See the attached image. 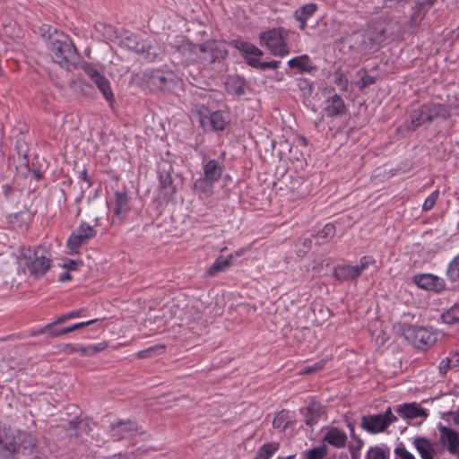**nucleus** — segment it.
Listing matches in <instances>:
<instances>
[{
	"instance_id": "dca6fc26",
	"label": "nucleus",
	"mask_w": 459,
	"mask_h": 459,
	"mask_svg": "<svg viewBox=\"0 0 459 459\" xmlns=\"http://www.w3.org/2000/svg\"><path fill=\"white\" fill-rule=\"evenodd\" d=\"M407 338L411 339L418 348L429 345L434 341L432 333L424 327H410L407 330Z\"/></svg>"
},
{
	"instance_id": "bf43d9fd",
	"label": "nucleus",
	"mask_w": 459,
	"mask_h": 459,
	"mask_svg": "<svg viewBox=\"0 0 459 459\" xmlns=\"http://www.w3.org/2000/svg\"><path fill=\"white\" fill-rule=\"evenodd\" d=\"M64 267L69 270H74L77 267V263L74 260H70L67 264H64Z\"/></svg>"
},
{
	"instance_id": "4468645a",
	"label": "nucleus",
	"mask_w": 459,
	"mask_h": 459,
	"mask_svg": "<svg viewBox=\"0 0 459 459\" xmlns=\"http://www.w3.org/2000/svg\"><path fill=\"white\" fill-rule=\"evenodd\" d=\"M413 283L419 288L439 292L445 288V283L439 277L431 273L416 274L412 278Z\"/></svg>"
},
{
	"instance_id": "f8f14e48",
	"label": "nucleus",
	"mask_w": 459,
	"mask_h": 459,
	"mask_svg": "<svg viewBox=\"0 0 459 459\" xmlns=\"http://www.w3.org/2000/svg\"><path fill=\"white\" fill-rule=\"evenodd\" d=\"M96 235L94 228L85 222L81 223L79 228L74 231L67 240V247L72 253H78L79 247Z\"/></svg>"
},
{
	"instance_id": "69168bd1",
	"label": "nucleus",
	"mask_w": 459,
	"mask_h": 459,
	"mask_svg": "<svg viewBox=\"0 0 459 459\" xmlns=\"http://www.w3.org/2000/svg\"><path fill=\"white\" fill-rule=\"evenodd\" d=\"M81 178L82 180H84L85 182H87L89 184V186L91 185L90 183V178L88 177V174H87V171L86 170H83L82 173H81Z\"/></svg>"
},
{
	"instance_id": "7ed1b4c3",
	"label": "nucleus",
	"mask_w": 459,
	"mask_h": 459,
	"mask_svg": "<svg viewBox=\"0 0 459 459\" xmlns=\"http://www.w3.org/2000/svg\"><path fill=\"white\" fill-rule=\"evenodd\" d=\"M21 265L26 266L30 273L36 278L45 274L50 268V258L48 252L41 247L33 250L30 248H23L19 257Z\"/></svg>"
},
{
	"instance_id": "680f3d73",
	"label": "nucleus",
	"mask_w": 459,
	"mask_h": 459,
	"mask_svg": "<svg viewBox=\"0 0 459 459\" xmlns=\"http://www.w3.org/2000/svg\"><path fill=\"white\" fill-rule=\"evenodd\" d=\"M375 82L374 78L371 76H366L362 79V84L363 86L369 85Z\"/></svg>"
},
{
	"instance_id": "a19ab883",
	"label": "nucleus",
	"mask_w": 459,
	"mask_h": 459,
	"mask_svg": "<svg viewBox=\"0 0 459 459\" xmlns=\"http://www.w3.org/2000/svg\"><path fill=\"white\" fill-rule=\"evenodd\" d=\"M446 274L452 281L459 279V255L449 263Z\"/></svg>"
},
{
	"instance_id": "9b49d317",
	"label": "nucleus",
	"mask_w": 459,
	"mask_h": 459,
	"mask_svg": "<svg viewBox=\"0 0 459 459\" xmlns=\"http://www.w3.org/2000/svg\"><path fill=\"white\" fill-rule=\"evenodd\" d=\"M173 172L172 165L167 161L163 160L160 163L159 166V179H160V193L162 198L165 201H169L175 192L176 187L173 185V180L171 174Z\"/></svg>"
},
{
	"instance_id": "37998d69",
	"label": "nucleus",
	"mask_w": 459,
	"mask_h": 459,
	"mask_svg": "<svg viewBox=\"0 0 459 459\" xmlns=\"http://www.w3.org/2000/svg\"><path fill=\"white\" fill-rule=\"evenodd\" d=\"M212 184V181L208 180L205 177H203L196 179L194 184V187L195 190H198L202 193H207L211 190Z\"/></svg>"
},
{
	"instance_id": "9d476101",
	"label": "nucleus",
	"mask_w": 459,
	"mask_h": 459,
	"mask_svg": "<svg viewBox=\"0 0 459 459\" xmlns=\"http://www.w3.org/2000/svg\"><path fill=\"white\" fill-rule=\"evenodd\" d=\"M375 260L371 256L365 255L361 257L359 264L354 266L349 264L338 265L334 268L333 274L336 279L342 281H352L357 279L361 273L374 264Z\"/></svg>"
},
{
	"instance_id": "de8ad7c7",
	"label": "nucleus",
	"mask_w": 459,
	"mask_h": 459,
	"mask_svg": "<svg viewBox=\"0 0 459 459\" xmlns=\"http://www.w3.org/2000/svg\"><path fill=\"white\" fill-rule=\"evenodd\" d=\"M438 195H439V192L438 190H436L434 192L431 193V195L425 200L424 204H423V210L424 211H429L433 208V206L435 205L437 198H438Z\"/></svg>"
},
{
	"instance_id": "423d86ee",
	"label": "nucleus",
	"mask_w": 459,
	"mask_h": 459,
	"mask_svg": "<svg viewBox=\"0 0 459 459\" xmlns=\"http://www.w3.org/2000/svg\"><path fill=\"white\" fill-rule=\"evenodd\" d=\"M450 116L449 108L441 104L428 103L420 107L419 111L411 115V123L408 128L415 130L419 126L434 119H446Z\"/></svg>"
},
{
	"instance_id": "20e7f679",
	"label": "nucleus",
	"mask_w": 459,
	"mask_h": 459,
	"mask_svg": "<svg viewBox=\"0 0 459 459\" xmlns=\"http://www.w3.org/2000/svg\"><path fill=\"white\" fill-rule=\"evenodd\" d=\"M147 84L152 91L178 94L182 91L183 81L171 71L154 70L148 75Z\"/></svg>"
},
{
	"instance_id": "8fccbe9b",
	"label": "nucleus",
	"mask_w": 459,
	"mask_h": 459,
	"mask_svg": "<svg viewBox=\"0 0 459 459\" xmlns=\"http://www.w3.org/2000/svg\"><path fill=\"white\" fill-rule=\"evenodd\" d=\"M394 453L400 459H415L414 455L411 454L403 446L396 447Z\"/></svg>"
},
{
	"instance_id": "b1692460",
	"label": "nucleus",
	"mask_w": 459,
	"mask_h": 459,
	"mask_svg": "<svg viewBox=\"0 0 459 459\" xmlns=\"http://www.w3.org/2000/svg\"><path fill=\"white\" fill-rule=\"evenodd\" d=\"M324 413L323 406L316 400L312 399L307 408V414L305 415L306 425L312 427Z\"/></svg>"
},
{
	"instance_id": "412c9836",
	"label": "nucleus",
	"mask_w": 459,
	"mask_h": 459,
	"mask_svg": "<svg viewBox=\"0 0 459 459\" xmlns=\"http://www.w3.org/2000/svg\"><path fill=\"white\" fill-rule=\"evenodd\" d=\"M136 429V423L130 420H119L110 424L111 435L117 439L121 438L125 433L135 431Z\"/></svg>"
},
{
	"instance_id": "5701e85b",
	"label": "nucleus",
	"mask_w": 459,
	"mask_h": 459,
	"mask_svg": "<svg viewBox=\"0 0 459 459\" xmlns=\"http://www.w3.org/2000/svg\"><path fill=\"white\" fill-rule=\"evenodd\" d=\"M397 413L404 419H416L420 417H427V412L424 409L418 406L416 403H404L396 408Z\"/></svg>"
},
{
	"instance_id": "a211bd4d",
	"label": "nucleus",
	"mask_w": 459,
	"mask_h": 459,
	"mask_svg": "<svg viewBox=\"0 0 459 459\" xmlns=\"http://www.w3.org/2000/svg\"><path fill=\"white\" fill-rule=\"evenodd\" d=\"M347 435L343 430L332 427L325 434L323 440L336 448H342L347 443Z\"/></svg>"
},
{
	"instance_id": "603ef678",
	"label": "nucleus",
	"mask_w": 459,
	"mask_h": 459,
	"mask_svg": "<svg viewBox=\"0 0 459 459\" xmlns=\"http://www.w3.org/2000/svg\"><path fill=\"white\" fill-rule=\"evenodd\" d=\"M362 446V441L359 440L358 446H350V453L351 459H359V450Z\"/></svg>"
},
{
	"instance_id": "5fc2aeb1",
	"label": "nucleus",
	"mask_w": 459,
	"mask_h": 459,
	"mask_svg": "<svg viewBox=\"0 0 459 459\" xmlns=\"http://www.w3.org/2000/svg\"><path fill=\"white\" fill-rule=\"evenodd\" d=\"M302 246H303V249H299V253H307V251H309L312 247V239L309 238H306L302 240Z\"/></svg>"
},
{
	"instance_id": "c756f323",
	"label": "nucleus",
	"mask_w": 459,
	"mask_h": 459,
	"mask_svg": "<svg viewBox=\"0 0 459 459\" xmlns=\"http://www.w3.org/2000/svg\"><path fill=\"white\" fill-rule=\"evenodd\" d=\"M231 256H219L215 262L208 268L206 275L209 277L215 276L218 273L226 270L231 265Z\"/></svg>"
},
{
	"instance_id": "a878e982",
	"label": "nucleus",
	"mask_w": 459,
	"mask_h": 459,
	"mask_svg": "<svg viewBox=\"0 0 459 459\" xmlns=\"http://www.w3.org/2000/svg\"><path fill=\"white\" fill-rule=\"evenodd\" d=\"M225 88L228 93L241 96L245 93V82L238 75L230 76L225 82Z\"/></svg>"
},
{
	"instance_id": "c85d7f7f",
	"label": "nucleus",
	"mask_w": 459,
	"mask_h": 459,
	"mask_svg": "<svg viewBox=\"0 0 459 459\" xmlns=\"http://www.w3.org/2000/svg\"><path fill=\"white\" fill-rule=\"evenodd\" d=\"M236 47L244 53L247 63L250 57L259 59L263 55L262 50L249 42L239 41L236 43Z\"/></svg>"
},
{
	"instance_id": "72a5a7b5",
	"label": "nucleus",
	"mask_w": 459,
	"mask_h": 459,
	"mask_svg": "<svg viewBox=\"0 0 459 459\" xmlns=\"http://www.w3.org/2000/svg\"><path fill=\"white\" fill-rule=\"evenodd\" d=\"M279 446L277 442L266 443L258 449L256 455L260 459H269L279 449Z\"/></svg>"
},
{
	"instance_id": "4c0bfd02",
	"label": "nucleus",
	"mask_w": 459,
	"mask_h": 459,
	"mask_svg": "<svg viewBox=\"0 0 459 459\" xmlns=\"http://www.w3.org/2000/svg\"><path fill=\"white\" fill-rule=\"evenodd\" d=\"M248 65L259 68L262 71H265L267 69H277L280 65V61H271V62H260L257 58L250 57L248 59Z\"/></svg>"
},
{
	"instance_id": "49530a36",
	"label": "nucleus",
	"mask_w": 459,
	"mask_h": 459,
	"mask_svg": "<svg viewBox=\"0 0 459 459\" xmlns=\"http://www.w3.org/2000/svg\"><path fill=\"white\" fill-rule=\"evenodd\" d=\"M235 310L240 316H247L251 313H255L256 307L247 304H241L236 307Z\"/></svg>"
},
{
	"instance_id": "a18cd8bd",
	"label": "nucleus",
	"mask_w": 459,
	"mask_h": 459,
	"mask_svg": "<svg viewBox=\"0 0 459 459\" xmlns=\"http://www.w3.org/2000/svg\"><path fill=\"white\" fill-rule=\"evenodd\" d=\"M297 85L304 97L310 96L312 94L313 87L307 79H298Z\"/></svg>"
},
{
	"instance_id": "f3484780",
	"label": "nucleus",
	"mask_w": 459,
	"mask_h": 459,
	"mask_svg": "<svg viewBox=\"0 0 459 459\" xmlns=\"http://www.w3.org/2000/svg\"><path fill=\"white\" fill-rule=\"evenodd\" d=\"M113 213L119 218L125 217L130 211L129 196L125 191H116L113 200Z\"/></svg>"
},
{
	"instance_id": "09e8293b",
	"label": "nucleus",
	"mask_w": 459,
	"mask_h": 459,
	"mask_svg": "<svg viewBox=\"0 0 459 459\" xmlns=\"http://www.w3.org/2000/svg\"><path fill=\"white\" fill-rule=\"evenodd\" d=\"M453 368H455V366H454V363H452V359L449 356V357L443 359L440 361L439 366H438V370H439L440 374L446 375V372Z\"/></svg>"
},
{
	"instance_id": "6ab92c4d",
	"label": "nucleus",
	"mask_w": 459,
	"mask_h": 459,
	"mask_svg": "<svg viewBox=\"0 0 459 459\" xmlns=\"http://www.w3.org/2000/svg\"><path fill=\"white\" fill-rule=\"evenodd\" d=\"M203 126L209 125L212 130H223L228 123V116L222 111H214L210 116L201 118Z\"/></svg>"
},
{
	"instance_id": "39448f33",
	"label": "nucleus",
	"mask_w": 459,
	"mask_h": 459,
	"mask_svg": "<svg viewBox=\"0 0 459 459\" xmlns=\"http://www.w3.org/2000/svg\"><path fill=\"white\" fill-rule=\"evenodd\" d=\"M121 47L141 55L147 61L152 62L164 53L163 48L157 41L142 39L136 35H130L123 39Z\"/></svg>"
},
{
	"instance_id": "e2e57ef3",
	"label": "nucleus",
	"mask_w": 459,
	"mask_h": 459,
	"mask_svg": "<svg viewBox=\"0 0 459 459\" xmlns=\"http://www.w3.org/2000/svg\"><path fill=\"white\" fill-rule=\"evenodd\" d=\"M68 319H70V317H68V313H67L65 315H63V316L57 317L56 320L54 322V324H62Z\"/></svg>"
},
{
	"instance_id": "aec40b11",
	"label": "nucleus",
	"mask_w": 459,
	"mask_h": 459,
	"mask_svg": "<svg viewBox=\"0 0 459 459\" xmlns=\"http://www.w3.org/2000/svg\"><path fill=\"white\" fill-rule=\"evenodd\" d=\"M200 45L192 44L188 41L183 40L180 44L176 46L177 51L185 57L187 62H198Z\"/></svg>"
},
{
	"instance_id": "0e129e2a",
	"label": "nucleus",
	"mask_w": 459,
	"mask_h": 459,
	"mask_svg": "<svg viewBox=\"0 0 459 459\" xmlns=\"http://www.w3.org/2000/svg\"><path fill=\"white\" fill-rule=\"evenodd\" d=\"M69 280H71V274L69 273H64L60 274V276H59V281L62 282L69 281Z\"/></svg>"
},
{
	"instance_id": "bb28decb",
	"label": "nucleus",
	"mask_w": 459,
	"mask_h": 459,
	"mask_svg": "<svg viewBox=\"0 0 459 459\" xmlns=\"http://www.w3.org/2000/svg\"><path fill=\"white\" fill-rule=\"evenodd\" d=\"M413 444L422 459H434V448L432 444L424 437H417Z\"/></svg>"
},
{
	"instance_id": "338daca9",
	"label": "nucleus",
	"mask_w": 459,
	"mask_h": 459,
	"mask_svg": "<svg viewBox=\"0 0 459 459\" xmlns=\"http://www.w3.org/2000/svg\"><path fill=\"white\" fill-rule=\"evenodd\" d=\"M77 351H79L82 355H89L88 346L87 347H79V348H77Z\"/></svg>"
},
{
	"instance_id": "79ce46f5",
	"label": "nucleus",
	"mask_w": 459,
	"mask_h": 459,
	"mask_svg": "<svg viewBox=\"0 0 459 459\" xmlns=\"http://www.w3.org/2000/svg\"><path fill=\"white\" fill-rule=\"evenodd\" d=\"M333 82L341 91H347L349 81L344 73L341 69H337L333 73Z\"/></svg>"
},
{
	"instance_id": "13d9d810",
	"label": "nucleus",
	"mask_w": 459,
	"mask_h": 459,
	"mask_svg": "<svg viewBox=\"0 0 459 459\" xmlns=\"http://www.w3.org/2000/svg\"><path fill=\"white\" fill-rule=\"evenodd\" d=\"M452 359V363H454L455 368L459 367V352H455L450 355Z\"/></svg>"
},
{
	"instance_id": "6e6552de",
	"label": "nucleus",
	"mask_w": 459,
	"mask_h": 459,
	"mask_svg": "<svg viewBox=\"0 0 459 459\" xmlns=\"http://www.w3.org/2000/svg\"><path fill=\"white\" fill-rule=\"evenodd\" d=\"M262 45H265L274 56H284L289 53V47L281 29H273L260 34Z\"/></svg>"
},
{
	"instance_id": "ddd939ff",
	"label": "nucleus",
	"mask_w": 459,
	"mask_h": 459,
	"mask_svg": "<svg viewBox=\"0 0 459 459\" xmlns=\"http://www.w3.org/2000/svg\"><path fill=\"white\" fill-rule=\"evenodd\" d=\"M83 71L98 87V89L103 94L104 98L109 102L113 101L114 95L111 91L108 80L104 75H102L92 65H85L83 66Z\"/></svg>"
},
{
	"instance_id": "774afa93",
	"label": "nucleus",
	"mask_w": 459,
	"mask_h": 459,
	"mask_svg": "<svg viewBox=\"0 0 459 459\" xmlns=\"http://www.w3.org/2000/svg\"><path fill=\"white\" fill-rule=\"evenodd\" d=\"M88 351H89V355H94L96 354L97 352L95 351V347L94 345H90L88 346Z\"/></svg>"
},
{
	"instance_id": "0eeeda50",
	"label": "nucleus",
	"mask_w": 459,
	"mask_h": 459,
	"mask_svg": "<svg viewBox=\"0 0 459 459\" xmlns=\"http://www.w3.org/2000/svg\"><path fill=\"white\" fill-rule=\"evenodd\" d=\"M396 420V416L392 412L391 408L388 407L383 414L363 416L360 426L364 430L375 434L385 431L391 423Z\"/></svg>"
},
{
	"instance_id": "e433bc0d",
	"label": "nucleus",
	"mask_w": 459,
	"mask_h": 459,
	"mask_svg": "<svg viewBox=\"0 0 459 459\" xmlns=\"http://www.w3.org/2000/svg\"><path fill=\"white\" fill-rule=\"evenodd\" d=\"M288 64L290 67L299 68L301 71H309L311 69L310 59L306 55L292 58Z\"/></svg>"
},
{
	"instance_id": "4be33fe9",
	"label": "nucleus",
	"mask_w": 459,
	"mask_h": 459,
	"mask_svg": "<svg viewBox=\"0 0 459 459\" xmlns=\"http://www.w3.org/2000/svg\"><path fill=\"white\" fill-rule=\"evenodd\" d=\"M324 110L328 117H336L345 112V105L340 96L333 94L326 100Z\"/></svg>"
},
{
	"instance_id": "4d7b16f0",
	"label": "nucleus",
	"mask_w": 459,
	"mask_h": 459,
	"mask_svg": "<svg viewBox=\"0 0 459 459\" xmlns=\"http://www.w3.org/2000/svg\"><path fill=\"white\" fill-rule=\"evenodd\" d=\"M153 351L152 348H150V349H147V350H144V351H141L137 353V358L139 359H144V358H147L149 356V354Z\"/></svg>"
},
{
	"instance_id": "f704fd0d",
	"label": "nucleus",
	"mask_w": 459,
	"mask_h": 459,
	"mask_svg": "<svg viewBox=\"0 0 459 459\" xmlns=\"http://www.w3.org/2000/svg\"><path fill=\"white\" fill-rule=\"evenodd\" d=\"M97 321H98V319H91V320H89V321L74 324V325H73L71 326H68V327H65V328H63V329H60V330H53V331L50 332V335L52 337H56V336H59V335L66 334L68 333H71V332L75 331L77 329H80L82 327L90 325H91V324H93V323H95Z\"/></svg>"
},
{
	"instance_id": "c03bdc74",
	"label": "nucleus",
	"mask_w": 459,
	"mask_h": 459,
	"mask_svg": "<svg viewBox=\"0 0 459 459\" xmlns=\"http://www.w3.org/2000/svg\"><path fill=\"white\" fill-rule=\"evenodd\" d=\"M326 447L320 446L309 450L307 455V459H323L326 455Z\"/></svg>"
},
{
	"instance_id": "2eb2a0df",
	"label": "nucleus",
	"mask_w": 459,
	"mask_h": 459,
	"mask_svg": "<svg viewBox=\"0 0 459 459\" xmlns=\"http://www.w3.org/2000/svg\"><path fill=\"white\" fill-rule=\"evenodd\" d=\"M439 431V440L441 444L446 447L449 453L459 455V433L447 427H441Z\"/></svg>"
},
{
	"instance_id": "473e14b6",
	"label": "nucleus",
	"mask_w": 459,
	"mask_h": 459,
	"mask_svg": "<svg viewBox=\"0 0 459 459\" xmlns=\"http://www.w3.org/2000/svg\"><path fill=\"white\" fill-rule=\"evenodd\" d=\"M143 326L145 327L150 333H155L164 328L165 322L161 317H149L143 321Z\"/></svg>"
},
{
	"instance_id": "f03ea898",
	"label": "nucleus",
	"mask_w": 459,
	"mask_h": 459,
	"mask_svg": "<svg viewBox=\"0 0 459 459\" xmlns=\"http://www.w3.org/2000/svg\"><path fill=\"white\" fill-rule=\"evenodd\" d=\"M37 445V439L30 433L12 427L0 425V455L10 458L20 449L30 452Z\"/></svg>"
},
{
	"instance_id": "ea45409f",
	"label": "nucleus",
	"mask_w": 459,
	"mask_h": 459,
	"mask_svg": "<svg viewBox=\"0 0 459 459\" xmlns=\"http://www.w3.org/2000/svg\"><path fill=\"white\" fill-rule=\"evenodd\" d=\"M442 320L447 325H453L459 322V307L454 306L442 314Z\"/></svg>"
},
{
	"instance_id": "6e6d98bb",
	"label": "nucleus",
	"mask_w": 459,
	"mask_h": 459,
	"mask_svg": "<svg viewBox=\"0 0 459 459\" xmlns=\"http://www.w3.org/2000/svg\"><path fill=\"white\" fill-rule=\"evenodd\" d=\"M85 311H86V309L80 308V309L69 312L68 317H70V319L79 317V316H82Z\"/></svg>"
},
{
	"instance_id": "393cba45",
	"label": "nucleus",
	"mask_w": 459,
	"mask_h": 459,
	"mask_svg": "<svg viewBox=\"0 0 459 459\" xmlns=\"http://www.w3.org/2000/svg\"><path fill=\"white\" fill-rule=\"evenodd\" d=\"M431 5V3L426 4L425 3H417L415 7L413 8V13L409 21L410 30H414L419 24L423 20L429 7Z\"/></svg>"
},
{
	"instance_id": "864d4df0",
	"label": "nucleus",
	"mask_w": 459,
	"mask_h": 459,
	"mask_svg": "<svg viewBox=\"0 0 459 459\" xmlns=\"http://www.w3.org/2000/svg\"><path fill=\"white\" fill-rule=\"evenodd\" d=\"M83 424V421L75 418L68 422V426L66 427L67 430H72L75 429H79Z\"/></svg>"
},
{
	"instance_id": "3c124183",
	"label": "nucleus",
	"mask_w": 459,
	"mask_h": 459,
	"mask_svg": "<svg viewBox=\"0 0 459 459\" xmlns=\"http://www.w3.org/2000/svg\"><path fill=\"white\" fill-rule=\"evenodd\" d=\"M324 362L320 361L313 366L306 367L302 369L301 374H311L323 368Z\"/></svg>"
},
{
	"instance_id": "1a4fd4ad",
	"label": "nucleus",
	"mask_w": 459,
	"mask_h": 459,
	"mask_svg": "<svg viewBox=\"0 0 459 459\" xmlns=\"http://www.w3.org/2000/svg\"><path fill=\"white\" fill-rule=\"evenodd\" d=\"M228 51L223 42L209 40L200 45L198 62L204 65L220 61L227 56Z\"/></svg>"
},
{
	"instance_id": "7c9ffc66",
	"label": "nucleus",
	"mask_w": 459,
	"mask_h": 459,
	"mask_svg": "<svg viewBox=\"0 0 459 459\" xmlns=\"http://www.w3.org/2000/svg\"><path fill=\"white\" fill-rule=\"evenodd\" d=\"M317 6L315 4H307L304 6L299 8L295 12V17L296 19L300 22L301 25L300 28L304 29L306 27V22L307 20L312 16L315 12L316 11Z\"/></svg>"
},
{
	"instance_id": "cd10ccee",
	"label": "nucleus",
	"mask_w": 459,
	"mask_h": 459,
	"mask_svg": "<svg viewBox=\"0 0 459 459\" xmlns=\"http://www.w3.org/2000/svg\"><path fill=\"white\" fill-rule=\"evenodd\" d=\"M204 176L208 180L213 183L220 179L221 177L222 169L215 160H210L204 168Z\"/></svg>"
},
{
	"instance_id": "58836bf2",
	"label": "nucleus",
	"mask_w": 459,
	"mask_h": 459,
	"mask_svg": "<svg viewBox=\"0 0 459 459\" xmlns=\"http://www.w3.org/2000/svg\"><path fill=\"white\" fill-rule=\"evenodd\" d=\"M389 454L388 448L375 446L368 450L366 459H388Z\"/></svg>"
},
{
	"instance_id": "c9c22d12",
	"label": "nucleus",
	"mask_w": 459,
	"mask_h": 459,
	"mask_svg": "<svg viewBox=\"0 0 459 459\" xmlns=\"http://www.w3.org/2000/svg\"><path fill=\"white\" fill-rule=\"evenodd\" d=\"M289 424V412L286 410L279 411L273 421V428L281 429V431H285Z\"/></svg>"
},
{
	"instance_id": "2f4dec72",
	"label": "nucleus",
	"mask_w": 459,
	"mask_h": 459,
	"mask_svg": "<svg viewBox=\"0 0 459 459\" xmlns=\"http://www.w3.org/2000/svg\"><path fill=\"white\" fill-rule=\"evenodd\" d=\"M335 235V226L332 223L325 225V227L318 230L313 237L317 238L316 244L323 245L329 242Z\"/></svg>"
},
{
	"instance_id": "052dcab7",
	"label": "nucleus",
	"mask_w": 459,
	"mask_h": 459,
	"mask_svg": "<svg viewBox=\"0 0 459 459\" xmlns=\"http://www.w3.org/2000/svg\"><path fill=\"white\" fill-rule=\"evenodd\" d=\"M94 347H95V351L99 352V351H104L108 347V344L105 342H100L98 344H95Z\"/></svg>"
},
{
	"instance_id": "f257e3e1",
	"label": "nucleus",
	"mask_w": 459,
	"mask_h": 459,
	"mask_svg": "<svg viewBox=\"0 0 459 459\" xmlns=\"http://www.w3.org/2000/svg\"><path fill=\"white\" fill-rule=\"evenodd\" d=\"M49 54L60 66L70 69L79 59V53L66 34L54 30L48 38Z\"/></svg>"
}]
</instances>
